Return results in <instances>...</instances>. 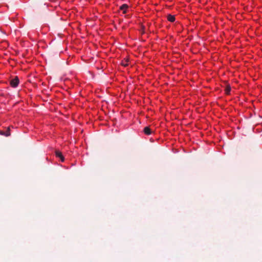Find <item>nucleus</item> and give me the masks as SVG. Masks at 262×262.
<instances>
[{"label":"nucleus","mask_w":262,"mask_h":262,"mask_svg":"<svg viewBox=\"0 0 262 262\" xmlns=\"http://www.w3.org/2000/svg\"><path fill=\"white\" fill-rule=\"evenodd\" d=\"M10 85L13 88L16 87L19 83V79L17 77H15L14 78L10 80Z\"/></svg>","instance_id":"f257e3e1"},{"label":"nucleus","mask_w":262,"mask_h":262,"mask_svg":"<svg viewBox=\"0 0 262 262\" xmlns=\"http://www.w3.org/2000/svg\"><path fill=\"white\" fill-rule=\"evenodd\" d=\"M55 155L57 157L60 158L61 162H63L64 160V157L63 156L62 153L59 150L55 151Z\"/></svg>","instance_id":"f03ea898"},{"label":"nucleus","mask_w":262,"mask_h":262,"mask_svg":"<svg viewBox=\"0 0 262 262\" xmlns=\"http://www.w3.org/2000/svg\"><path fill=\"white\" fill-rule=\"evenodd\" d=\"M143 132L147 135H150L151 134V129L148 126L145 127L143 129Z\"/></svg>","instance_id":"7ed1b4c3"},{"label":"nucleus","mask_w":262,"mask_h":262,"mask_svg":"<svg viewBox=\"0 0 262 262\" xmlns=\"http://www.w3.org/2000/svg\"><path fill=\"white\" fill-rule=\"evenodd\" d=\"M128 5L126 4H123L120 6V9L123 11L124 14L126 13V10L128 8Z\"/></svg>","instance_id":"20e7f679"},{"label":"nucleus","mask_w":262,"mask_h":262,"mask_svg":"<svg viewBox=\"0 0 262 262\" xmlns=\"http://www.w3.org/2000/svg\"><path fill=\"white\" fill-rule=\"evenodd\" d=\"M167 19L170 22H173L175 20V17L174 15L169 14L167 16Z\"/></svg>","instance_id":"39448f33"},{"label":"nucleus","mask_w":262,"mask_h":262,"mask_svg":"<svg viewBox=\"0 0 262 262\" xmlns=\"http://www.w3.org/2000/svg\"><path fill=\"white\" fill-rule=\"evenodd\" d=\"M225 93L227 94V95H229V93H230V92L231 91V87L230 86V85H227L226 86V88H225Z\"/></svg>","instance_id":"423d86ee"},{"label":"nucleus","mask_w":262,"mask_h":262,"mask_svg":"<svg viewBox=\"0 0 262 262\" xmlns=\"http://www.w3.org/2000/svg\"><path fill=\"white\" fill-rule=\"evenodd\" d=\"M121 64L124 67H127L128 65V60L127 59L122 60Z\"/></svg>","instance_id":"0eeeda50"},{"label":"nucleus","mask_w":262,"mask_h":262,"mask_svg":"<svg viewBox=\"0 0 262 262\" xmlns=\"http://www.w3.org/2000/svg\"><path fill=\"white\" fill-rule=\"evenodd\" d=\"M5 135L6 136H9L10 135V129H9V128H8L6 134H5Z\"/></svg>","instance_id":"6e6552de"},{"label":"nucleus","mask_w":262,"mask_h":262,"mask_svg":"<svg viewBox=\"0 0 262 262\" xmlns=\"http://www.w3.org/2000/svg\"><path fill=\"white\" fill-rule=\"evenodd\" d=\"M0 134L5 135V134H4V133L2 131H0Z\"/></svg>","instance_id":"1a4fd4ad"}]
</instances>
